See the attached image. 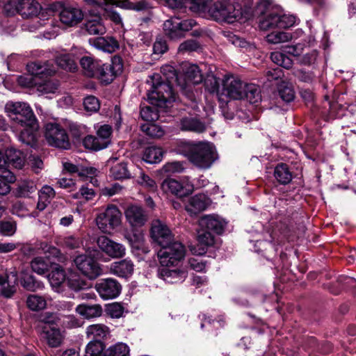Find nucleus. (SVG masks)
Instances as JSON below:
<instances>
[{
  "mask_svg": "<svg viewBox=\"0 0 356 356\" xmlns=\"http://www.w3.org/2000/svg\"><path fill=\"white\" fill-rule=\"evenodd\" d=\"M5 111L13 128L18 132V139L27 145H35L39 124L31 106L24 102H9L5 106Z\"/></svg>",
  "mask_w": 356,
  "mask_h": 356,
  "instance_id": "nucleus-1",
  "label": "nucleus"
},
{
  "mask_svg": "<svg viewBox=\"0 0 356 356\" xmlns=\"http://www.w3.org/2000/svg\"><path fill=\"white\" fill-rule=\"evenodd\" d=\"M161 72L163 79L159 74H154L151 77L152 86L147 93V99L151 104L165 108L168 104L175 101L174 86L184 88V84H181L180 78L172 65L163 66Z\"/></svg>",
  "mask_w": 356,
  "mask_h": 356,
  "instance_id": "nucleus-2",
  "label": "nucleus"
},
{
  "mask_svg": "<svg viewBox=\"0 0 356 356\" xmlns=\"http://www.w3.org/2000/svg\"><path fill=\"white\" fill-rule=\"evenodd\" d=\"M188 157L194 165L201 169L209 168L217 159L215 147L209 143H200L193 145Z\"/></svg>",
  "mask_w": 356,
  "mask_h": 356,
  "instance_id": "nucleus-3",
  "label": "nucleus"
},
{
  "mask_svg": "<svg viewBox=\"0 0 356 356\" xmlns=\"http://www.w3.org/2000/svg\"><path fill=\"white\" fill-rule=\"evenodd\" d=\"M98 228L104 234H111L122 222V213L116 205L109 204L96 217Z\"/></svg>",
  "mask_w": 356,
  "mask_h": 356,
  "instance_id": "nucleus-4",
  "label": "nucleus"
},
{
  "mask_svg": "<svg viewBox=\"0 0 356 356\" xmlns=\"http://www.w3.org/2000/svg\"><path fill=\"white\" fill-rule=\"evenodd\" d=\"M211 17L217 22L233 23L241 17V9L228 2L218 1L209 8Z\"/></svg>",
  "mask_w": 356,
  "mask_h": 356,
  "instance_id": "nucleus-5",
  "label": "nucleus"
},
{
  "mask_svg": "<svg viewBox=\"0 0 356 356\" xmlns=\"http://www.w3.org/2000/svg\"><path fill=\"white\" fill-rule=\"evenodd\" d=\"M160 246L161 248L158 252V257L163 266H174L184 257V247L178 241L171 240Z\"/></svg>",
  "mask_w": 356,
  "mask_h": 356,
  "instance_id": "nucleus-6",
  "label": "nucleus"
},
{
  "mask_svg": "<svg viewBox=\"0 0 356 356\" xmlns=\"http://www.w3.org/2000/svg\"><path fill=\"white\" fill-rule=\"evenodd\" d=\"M246 83L234 76H228L222 81L219 101L226 102L229 99H242L244 98V90Z\"/></svg>",
  "mask_w": 356,
  "mask_h": 356,
  "instance_id": "nucleus-7",
  "label": "nucleus"
},
{
  "mask_svg": "<svg viewBox=\"0 0 356 356\" xmlns=\"http://www.w3.org/2000/svg\"><path fill=\"white\" fill-rule=\"evenodd\" d=\"M196 24L195 20L187 19L181 20L179 17L174 16L163 23V31L171 39H179L184 35V33L193 29Z\"/></svg>",
  "mask_w": 356,
  "mask_h": 356,
  "instance_id": "nucleus-8",
  "label": "nucleus"
},
{
  "mask_svg": "<svg viewBox=\"0 0 356 356\" xmlns=\"http://www.w3.org/2000/svg\"><path fill=\"white\" fill-rule=\"evenodd\" d=\"M44 136L51 146L65 149L70 147L66 131L58 124L47 123L45 125Z\"/></svg>",
  "mask_w": 356,
  "mask_h": 356,
  "instance_id": "nucleus-9",
  "label": "nucleus"
},
{
  "mask_svg": "<svg viewBox=\"0 0 356 356\" xmlns=\"http://www.w3.org/2000/svg\"><path fill=\"white\" fill-rule=\"evenodd\" d=\"M74 262L77 269L89 280H95L102 274L101 265L88 254L76 256Z\"/></svg>",
  "mask_w": 356,
  "mask_h": 356,
  "instance_id": "nucleus-10",
  "label": "nucleus"
},
{
  "mask_svg": "<svg viewBox=\"0 0 356 356\" xmlns=\"http://www.w3.org/2000/svg\"><path fill=\"white\" fill-rule=\"evenodd\" d=\"M161 188L165 193H170L179 197H183L193 193L194 186L188 177H184L181 181L174 179H165L161 184Z\"/></svg>",
  "mask_w": 356,
  "mask_h": 356,
  "instance_id": "nucleus-11",
  "label": "nucleus"
},
{
  "mask_svg": "<svg viewBox=\"0 0 356 356\" xmlns=\"http://www.w3.org/2000/svg\"><path fill=\"white\" fill-rule=\"evenodd\" d=\"M258 8L264 15L259 20V27L261 30L267 31L278 28L279 10L277 8H270V3L266 0H261Z\"/></svg>",
  "mask_w": 356,
  "mask_h": 356,
  "instance_id": "nucleus-12",
  "label": "nucleus"
},
{
  "mask_svg": "<svg viewBox=\"0 0 356 356\" xmlns=\"http://www.w3.org/2000/svg\"><path fill=\"white\" fill-rule=\"evenodd\" d=\"M122 64L120 57L115 56L111 63H103L97 70L95 77L98 78L102 82L106 84L110 83L115 76L122 71Z\"/></svg>",
  "mask_w": 356,
  "mask_h": 356,
  "instance_id": "nucleus-13",
  "label": "nucleus"
},
{
  "mask_svg": "<svg viewBox=\"0 0 356 356\" xmlns=\"http://www.w3.org/2000/svg\"><path fill=\"white\" fill-rule=\"evenodd\" d=\"M99 296L104 299H113L118 297L121 291L120 284L115 279L106 278L99 280L95 286Z\"/></svg>",
  "mask_w": 356,
  "mask_h": 356,
  "instance_id": "nucleus-14",
  "label": "nucleus"
},
{
  "mask_svg": "<svg viewBox=\"0 0 356 356\" xmlns=\"http://www.w3.org/2000/svg\"><path fill=\"white\" fill-rule=\"evenodd\" d=\"M18 277L16 270L0 273V294L6 298H10L17 291Z\"/></svg>",
  "mask_w": 356,
  "mask_h": 356,
  "instance_id": "nucleus-15",
  "label": "nucleus"
},
{
  "mask_svg": "<svg viewBox=\"0 0 356 356\" xmlns=\"http://www.w3.org/2000/svg\"><path fill=\"white\" fill-rule=\"evenodd\" d=\"M99 249L112 259L123 257L126 254L125 247L106 236H101L97 239Z\"/></svg>",
  "mask_w": 356,
  "mask_h": 356,
  "instance_id": "nucleus-16",
  "label": "nucleus"
},
{
  "mask_svg": "<svg viewBox=\"0 0 356 356\" xmlns=\"http://www.w3.org/2000/svg\"><path fill=\"white\" fill-rule=\"evenodd\" d=\"M125 218L131 227H140L147 221L148 216L145 209L138 205L129 206L124 211Z\"/></svg>",
  "mask_w": 356,
  "mask_h": 356,
  "instance_id": "nucleus-17",
  "label": "nucleus"
},
{
  "mask_svg": "<svg viewBox=\"0 0 356 356\" xmlns=\"http://www.w3.org/2000/svg\"><path fill=\"white\" fill-rule=\"evenodd\" d=\"M83 16V13L80 8L73 6H64L59 13L60 21L67 26L77 25L82 21Z\"/></svg>",
  "mask_w": 356,
  "mask_h": 356,
  "instance_id": "nucleus-18",
  "label": "nucleus"
},
{
  "mask_svg": "<svg viewBox=\"0 0 356 356\" xmlns=\"http://www.w3.org/2000/svg\"><path fill=\"white\" fill-rule=\"evenodd\" d=\"M152 237L159 245L165 244L172 240L169 228L159 220H154L151 229Z\"/></svg>",
  "mask_w": 356,
  "mask_h": 356,
  "instance_id": "nucleus-19",
  "label": "nucleus"
},
{
  "mask_svg": "<svg viewBox=\"0 0 356 356\" xmlns=\"http://www.w3.org/2000/svg\"><path fill=\"white\" fill-rule=\"evenodd\" d=\"M200 225L202 228L220 234L223 232L226 222L218 216L207 215L200 218Z\"/></svg>",
  "mask_w": 356,
  "mask_h": 356,
  "instance_id": "nucleus-20",
  "label": "nucleus"
},
{
  "mask_svg": "<svg viewBox=\"0 0 356 356\" xmlns=\"http://www.w3.org/2000/svg\"><path fill=\"white\" fill-rule=\"evenodd\" d=\"M209 198L204 194H197L191 197L186 205V210L191 215H196L204 211L210 204Z\"/></svg>",
  "mask_w": 356,
  "mask_h": 356,
  "instance_id": "nucleus-21",
  "label": "nucleus"
},
{
  "mask_svg": "<svg viewBox=\"0 0 356 356\" xmlns=\"http://www.w3.org/2000/svg\"><path fill=\"white\" fill-rule=\"evenodd\" d=\"M134 266L133 262L126 259L112 263L110 266V272L118 277H127L132 275Z\"/></svg>",
  "mask_w": 356,
  "mask_h": 356,
  "instance_id": "nucleus-22",
  "label": "nucleus"
},
{
  "mask_svg": "<svg viewBox=\"0 0 356 356\" xmlns=\"http://www.w3.org/2000/svg\"><path fill=\"white\" fill-rule=\"evenodd\" d=\"M185 80L181 81V84H184V90L186 88L188 83L198 84L202 81L203 76L199 69V67L193 64H186L184 65Z\"/></svg>",
  "mask_w": 356,
  "mask_h": 356,
  "instance_id": "nucleus-23",
  "label": "nucleus"
},
{
  "mask_svg": "<svg viewBox=\"0 0 356 356\" xmlns=\"http://www.w3.org/2000/svg\"><path fill=\"white\" fill-rule=\"evenodd\" d=\"M41 334L48 345L52 348L58 347L61 344L63 337L59 329L56 326H42Z\"/></svg>",
  "mask_w": 356,
  "mask_h": 356,
  "instance_id": "nucleus-24",
  "label": "nucleus"
},
{
  "mask_svg": "<svg viewBox=\"0 0 356 356\" xmlns=\"http://www.w3.org/2000/svg\"><path fill=\"white\" fill-rule=\"evenodd\" d=\"M36 190L37 187L35 181L30 179H23L17 182V187L13 193L17 197H29Z\"/></svg>",
  "mask_w": 356,
  "mask_h": 356,
  "instance_id": "nucleus-25",
  "label": "nucleus"
},
{
  "mask_svg": "<svg viewBox=\"0 0 356 356\" xmlns=\"http://www.w3.org/2000/svg\"><path fill=\"white\" fill-rule=\"evenodd\" d=\"M76 312L83 318L90 319L102 316V307L99 304H81L76 307Z\"/></svg>",
  "mask_w": 356,
  "mask_h": 356,
  "instance_id": "nucleus-26",
  "label": "nucleus"
},
{
  "mask_svg": "<svg viewBox=\"0 0 356 356\" xmlns=\"http://www.w3.org/2000/svg\"><path fill=\"white\" fill-rule=\"evenodd\" d=\"M29 72L36 77L40 75L51 76L55 72L52 65L49 62L42 63L40 62H33L27 65Z\"/></svg>",
  "mask_w": 356,
  "mask_h": 356,
  "instance_id": "nucleus-27",
  "label": "nucleus"
},
{
  "mask_svg": "<svg viewBox=\"0 0 356 356\" xmlns=\"http://www.w3.org/2000/svg\"><path fill=\"white\" fill-rule=\"evenodd\" d=\"M84 29L90 35H104L106 31L101 17L98 15L87 19L84 24Z\"/></svg>",
  "mask_w": 356,
  "mask_h": 356,
  "instance_id": "nucleus-28",
  "label": "nucleus"
},
{
  "mask_svg": "<svg viewBox=\"0 0 356 356\" xmlns=\"http://www.w3.org/2000/svg\"><path fill=\"white\" fill-rule=\"evenodd\" d=\"M92 44L97 49L108 53L114 52L119 47L117 40L112 37L97 38Z\"/></svg>",
  "mask_w": 356,
  "mask_h": 356,
  "instance_id": "nucleus-29",
  "label": "nucleus"
},
{
  "mask_svg": "<svg viewBox=\"0 0 356 356\" xmlns=\"http://www.w3.org/2000/svg\"><path fill=\"white\" fill-rule=\"evenodd\" d=\"M40 8V5L35 0H20L19 14L23 17L36 16Z\"/></svg>",
  "mask_w": 356,
  "mask_h": 356,
  "instance_id": "nucleus-30",
  "label": "nucleus"
},
{
  "mask_svg": "<svg viewBox=\"0 0 356 356\" xmlns=\"http://www.w3.org/2000/svg\"><path fill=\"white\" fill-rule=\"evenodd\" d=\"M109 333L108 327L104 324H92L86 328V337L92 340H99L105 338Z\"/></svg>",
  "mask_w": 356,
  "mask_h": 356,
  "instance_id": "nucleus-31",
  "label": "nucleus"
},
{
  "mask_svg": "<svg viewBox=\"0 0 356 356\" xmlns=\"http://www.w3.org/2000/svg\"><path fill=\"white\" fill-rule=\"evenodd\" d=\"M65 170L70 173L77 172L80 177H88L96 175L97 169L93 167H85L82 165H74L70 162L63 164Z\"/></svg>",
  "mask_w": 356,
  "mask_h": 356,
  "instance_id": "nucleus-32",
  "label": "nucleus"
},
{
  "mask_svg": "<svg viewBox=\"0 0 356 356\" xmlns=\"http://www.w3.org/2000/svg\"><path fill=\"white\" fill-rule=\"evenodd\" d=\"M186 272L182 270H170L163 268L160 275L168 283L174 284L183 282L186 277Z\"/></svg>",
  "mask_w": 356,
  "mask_h": 356,
  "instance_id": "nucleus-33",
  "label": "nucleus"
},
{
  "mask_svg": "<svg viewBox=\"0 0 356 356\" xmlns=\"http://www.w3.org/2000/svg\"><path fill=\"white\" fill-rule=\"evenodd\" d=\"M274 177L281 184L286 185L292 180V173L286 163L278 164L274 170Z\"/></svg>",
  "mask_w": 356,
  "mask_h": 356,
  "instance_id": "nucleus-34",
  "label": "nucleus"
},
{
  "mask_svg": "<svg viewBox=\"0 0 356 356\" xmlns=\"http://www.w3.org/2000/svg\"><path fill=\"white\" fill-rule=\"evenodd\" d=\"M80 64L86 76L95 77L97 74V70L99 67V65H101V60H94L90 56H84L80 60Z\"/></svg>",
  "mask_w": 356,
  "mask_h": 356,
  "instance_id": "nucleus-35",
  "label": "nucleus"
},
{
  "mask_svg": "<svg viewBox=\"0 0 356 356\" xmlns=\"http://www.w3.org/2000/svg\"><path fill=\"white\" fill-rule=\"evenodd\" d=\"M48 280L53 288L60 287L66 280L65 270L60 266H56L48 275Z\"/></svg>",
  "mask_w": 356,
  "mask_h": 356,
  "instance_id": "nucleus-36",
  "label": "nucleus"
},
{
  "mask_svg": "<svg viewBox=\"0 0 356 356\" xmlns=\"http://www.w3.org/2000/svg\"><path fill=\"white\" fill-rule=\"evenodd\" d=\"M163 151L161 147L151 146L145 149L143 159L149 163H156L162 160Z\"/></svg>",
  "mask_w": 356,
  "mask_h": 356,
  "instance_id": "nucleus-37",
  "label": "nucleus"
},
{
  "mask_svg": "<svg viewBox=\"0 0 356 356\" xmlns=\"http://www.w3.org/2000/svg\"><path fill=\"white\" fill-rule=\"evenodd\" d=\"M111 176L115 179H125L131 177L127 164L124 162L118 163L110 170Z\"/></svg>",
  "mask_w": 356,
  "mask_h": 356,
  "instance_id": "nucleus-38",
  "label": "nucleus"
},
{
  "mask_svg": "<svg viewBox=\"0 0 356 356\" xmlns=\"http://www.w3.org/2000/svg\"><path fill=\"white\" fill-rule=\"evenodd\" d=\"M181 129L184 131H193L196 132H202L205 129V127L198 120L188 117L184 118L181 120Z\"/></svg>",
  "mask_w": 356,
  "mask_h": 356,
  "instance_id": "nucleus-39",
  "label": "nucleus"
},
{
  "mask_svg": "<svg viewBox=\"0 0 356 356\" xmlns=\"http://www.w3.org/2000/svg\"><path fill=\"white\" fill-rule=\"evenodd\" d=\"M118 6L123 8L131 9L136 11H145L151 8L150 3L146 0H140L138 1L123 0L120 1Z\"/></svg>",
  "mask_w": 356,
  "mask_h": 356,
  "instance_id": "nucleus-40",
  "label": "nucleus"
},
{
  "mask_svg": "<svg viewBox=\"0 0 356 356\" xmlns=\"http://www.w3.org/2000/svg\"><path fill=\"white\" fill-rule=\"evenodd\" d=\"M59 83L53 79L45 80L42 83L37 82L36 90L41 95L54 94L58 89Z\"/></svg>",
  "mask_w": 356,
  "mask_h": 356,
  "instance_id": "nucleus-41",
  "label": "nucleus"
},
{
  "mask_svg": "<svg viewBox=\"0 0 356 356\" xmlns=\"http://www.w3.org/2000/svg\"><path fill=\"white\" fill-rule=\"evenodd\" d=\"M129 354V346L126 343L120 342L105 350L103 356H128Z\"/></svg>",
  "mask_w": 356,
  "mask_h": 356,
  "instance_id": "nucleus-42",
  "label": "nucleus"
},
{
  "mask_svg": "<svg viewBox=\"0 0 356 356\" xmlns=\"http://www.w3.org/2000/svg\"><path fill=\"white\" fill-rule=\"evenodd\" d=\"M47 300L44 297L33 294L27 297L26 305L30 309L38 311L46 308Z\"/></svg>",
  "mask_w": 356,
  "mask_h": 356,
  "instance_id": "nucleus-43",
  "label": "nucleus"
},
{
  "mask_svg": "<svg viewBox=\"0 0 356 356\" xmlns=\"http://www.w3.org/2000/svg\"><path fill=\"white\" fill-rule=\"evenodd\" d=\"M83 145L86 148L92 150H100L107 147L106 142L99 136H88L83 140Z\"/></svg>",
  "mask_w": 356,
  "mask_h": 356,
  "instance_id": "nucleus-44",
  "label": "nucleus"
},
{
  "mask_svg": "<svg viewBox=\"0 0 356 356\" xmlns=\"http://www.w3.org/2000/svg\"><path fill=\"white\" fill-rule=\"evenodd\" d=\"M6 156L8 162L16 168L21 169L24 166V159L20 151L10 148L6 151Z\"/></svg>",
  "mask_w": 356,
  "mask_h": 356,
  "instance_id": "nucleus-45",
  "label": "nucleus"
},
{
  "mask_svg": "<svg viewBox=\"0 0 356 356\" xmlns=\"http://www.w3.org/2000/svg\"><path fill=\"white\" fill-rule=\"evenodd\" d=\"M104 347L101 341L92 340L86 347L84 356H103Z\"/></svg>",
  "mask_w": 356,
  "mask_h": 356,
  "instance_id": "nucleus-46",
  "label": "nucleus"
},
{
  "mask_svg": "<svg viewBox=\"0 0 356 356\" xmlns=\"http://www.w3.org/2000/svg\"><path fill=\"white\" fill-rule=\"evenodd\" d=\"M243 99H246L250 104L259 102L261 99V95L258 87L252 83H246Z\"/></svg>",
  "mask_w": 356,
  "mask_h": 356,
  "instance_id": "nucleus-47",
  "label": "nucleus"
},
{
  "mask_svg": "<svg viewBox=\"0 0 356 356\" xmlns=\"http://www.w3.org/2000/svg\"><path fill=\"white\" fill-rule=\"evenodd\" d=\"M40 248L47 254V259L49 260L50 258H53L58 262H64L65 261V257L57 248L47 243H41Z\"/></svg>",
  "mask_w": 356,
  "mask_h": 356,
  "instance_id": "nucleus-48",
  "label": "nucleus"
},
{
  "mask_svg": "<svg viewBox=\"0 0 356 356\" xmlns=\"http://www.w3.org/2000/svg\"><path fill=\"white\" fill-rule=\"evenodd\" d=\"M50 261L43 257H35L31 263L32 270L39 275L44 274L50 267Z\"/></svg>",
  "mask_w": 356,
  "mask_h": 356,
  "instance_id": "nucleus-49",
  "label": "nucleus"
},
{
  "mask_svg": "<svg viewBox=\"0 0 356 356\" xmlns=\"http://www.w3.org/2000/svg\"><path fill=\"white\" fill-rule=\"evenodd\" d=\"M270 58L273 63L286 69H289L293 65V60L287 56L284 52H272Z\"/></svg>",
  "mask_w": 356,
  "mask_h": 356,
  "instance_id": "nucleus-50",
  "label": "nucleus"
},
{
  "mask_svg": "<svg viewBox=\"0 0 356 356\" xmlns=\"http://www.w3.org/2000/svg\"><path fill=\"white\" fill-rule=\"evenodd\" d=\"M291 39L292 35L290 33L283 31L272 32L266 36L267 42L272 44L289 42Z\"/></svg>",
  "mask_w": 356,
  "mask_h": 356,
  "instance_id": "nucleus-51",
  "label": "nucleus"
},
{
  "mask_svg": "<svg viewBox=\"0 0 356 356\" xmlns=\"http://www.w3.org/2000/svg\"><path fill=\"white\" fill-rule=\"evenodd\" d=\"M197 241L204 248L210 247L215 243V236L209 230L202 228L197 233Z\"/></svg>",
  "mask_w": 356,
  "mask_h": 356,
  "instance_id": "nucleus-52",
  "label": "nucleus"
},
{
  "mask_svg": "<svg viewBox=\"0 0 356 356\" xmlns=\"http://www.w3.org/2000/svg\"><path fill=\"white\" fill-rule=\"evenodd\" d=\"M278 93L280 98L286 102H291L295 98V92L293 87L286 83H282L280 85Z\"/></svg>",
  "mask_w": 356,
  "mask_h": 356,
  "instance_id": "nucleus-53",
  "label": "nucleus"
},
{
  "mask_svg": "<svg viewBox=\"0 0 356 356\" xmlns=\"http://www.w3.org/2000/svg\"><path fill=\"white\" fill-rule=\"evenodd\" d=\"M204 86L206 90L210 93H216L219 98L221 90H220V81L218 78L213 74L208 75L204 81Z\"/></svg>",
  "mask_w": 356,
  "mask_h": 356,
  "instance_id": "nucleus-54",
  "label": "nucleus"
},
{
  "mask_svg": "<svg viewBox=\"0 0 356 356\" xmlns=\"http://www.w3.org/2000/svg\"><path fill=\"white\" fill-rule=\"evenodd\" d=\"M141 129L147 135L152 138H161L164 134L163 129L159 125L153 123H146L141 126Z\"/></svg>",
  "mask_w": 356,
  "mask_h": 356,
  "instance_id": "nucleus-55",
  "label": "nucleus"
},
{
  "mask_svg": "<svg viewBox=\"0 0 356 356\" xmlns=\"http://www.w3.org/2000/svg\"><path fill=\"white\" fill-rule=\"evenodd\" d=\"M56 60L58 65L65 70L72 71L76 69V64L69 54H60Z\"/></svg>",
  "mask_w": 356,
  "mask_h": 356,
  "instance_id": "nucleus-56",
  "label": "nucleus"
},
{
  "mask_svg": "<svg viewBox=\"0 0 356 356\" xmlns=\"http://www.w3.org/2000/svg\"><path fill=\"white\" fill-rule=\"evenodd\" d=\"M60 243L62 246L70 250L79 248L82 245L81 240L79 237H76L73 235L63 237Z\"/></svg>",
  "mask_w": 356,
  "mask_h": 356,
  "instance_id": "nucleus-57",
  "label": "nucleus"
},
{
  "mask_svg": "<svg viewBox=\"0 0 356 356\" xmlns=\"http://www.w3.org/2000/svg\"><path fill=\"white\" fill-rule=\"evenodd\" d=\"M67 282L70 288L76 291L89 288L88 282L77 276L70 277Z\"/></svg>",
  "mask_w": 356,
  "mask_h": 356,
  "instance_id": "nucleus-58",
  "label": "nucleus"
},
{
  "mask_svg": "<svg viewBox=\"0 0 356 356\" xmlns=\"http://www.w3.org/2000/svg\"><path fill=\"white\" fill-rule=\"evenodd\" d=\"M83 106L86 111L90 113H95L100 108L99 102L95 96H88L83 100Z\"/></svg>",
  "mask_w": 356,
  "mask_h": 356,
  "instance_id": "nucleus-59",
  "label": "nucleus"
},
{
  "mask_svg": "<svg viewBox=\"0 0 356 356\" xmlns=\"http://www.w3.org/2000/svg\"><path fill=\"white\" fill-rule=\"evenodd\" d=\"M296 17L293 15L282 14L279 10L278 28L287 29L294 25Z\"/></svg>",
  "mask_w": 356,
  "mask_h": 356,
  "instance_id": "nucleus-60",
  "label": "nucleus"
},
{
  "mask_svg": "<svg viewBox=\"0 0 356 356\" xmlns=\"http://www.w3.org/2000/svg\"><path fill=\"white\" fill-rule=\"evenodd\" d=\"M184 169V163L180 161H171L163 166V171L167 174L179 173Z\"/></svg>",
  "mask_w": 356,
  "mask_h": 356,
  "instance_id": "nucleus-61",
  "label": "nucleus"
},
{
  "mask_svg": "<svg viewBox=\"0 0 356 356\" xmlns=\"http://www.w3.org/2000/svg\"><path fill=\"white\" fill-rule=\"evenodd\" d=\"M140 116L143 120L147 122L154 121L158 119L157 111L150 106H143L140 109Z\"/></svg>",
  "mask_w": 356,
  "mask_h": 356,
  "instance_id": "nucleus-62",
  "label": "nucleus"
},
{
  "mask_svg": "<svg viewBox=\"0 0 356 356\" xmlns=\"http://www.w3.org/2000/svg\"><path fill=\"white\" fill-rule=\"evenodd\" d=\"M20 0H8L3 6V11L8 15L19 13Z\"/></svg>",
  "mask_w": 356,
  "mask_h": 356,
  "instance_id": "nucleus-63",
  "label": "nucleus"
},
{
  "mask_svg": "<svg viewBox=\"0 0 356 356\" xmlns=\"http://www.w3.org/2000/svg\"><path fill=\"white\" fill-rule=\"evenodd\" d=\"M54 189L47 185L44 186L39 191V199L40 201L49 202L55 197Z\"/></svg>",
  "mask_w": 356,
  "mask_h": 356,
  "instance_id": "nucleus-64",
  "label": "nucleus"
}]
</instances>
